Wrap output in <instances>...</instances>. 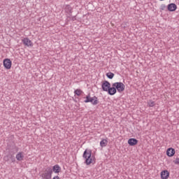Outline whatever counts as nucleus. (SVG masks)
<instances>
[{"label": "nucleus", "mask_w": 179, "mask_h": 179, "mask_svg": "<svg viewBox=\"0 0 179 179\" xmlns=\"http://www.w3.org/2000/svg\"><path fill=\"white\" fill-rule=\"evenodd\" d=\"M83 157L86 166H90V164H96V157L92 155V150L86 149L83 152Z\"/></svg>", "instance_id": "f257e3e1"}, {"label": "nucleus", "mask_w": 179, "mask_h": 179, "mask_svg": "<svg viewBox=\"0 0 179 179\" xmlns=\"http://www.w3.org/2000/svg\"><path fill=\"white\" fill-rule=\"evenodd\" d=\"M112 86L116 89V92L118 93H122L125 90V85L122 82H116L112 84Z\"/></svg>", "instance_id": "f03ea898"}, {"label": "nucleus", "mask_w": 179, "mask_h": 179, "mask_svg": "<svg viewBox=\"0 0 179 179\" xmlns=\"http://www.w3.org/2000/svg\"><path fill=\"white\" fill-rule=\"evenodd\" d=\"M41 177L43 179H51V177H52V169L47 168L41 174Z\"/></svg>", "instance_id": "7ed1b4c3"}, {"label": "nucleus", "mask_w": 179, "mask_h": 179, "mask_svg": "<svg viewBox=\"0 0 179 179\" xmlns=\"http://www.w3.org/2000/svg\"><path fill=\"white\" fill-rule=\"evenodd\" d=\"M3 65L5 69H10V68H12V61L8 58L4 59L3 61Z\"/></svg>", "instance_id": "20e7f679"}, {"label": "nucleus", "mask_w": 179, "mask_h": 179, "mask_svg": "<svg viewBox=\"0 0 179 179\" xmlns=\"http://www.w3.org/2000/svg\"><path fill=\"white\" fill-rule=\"evenodd\" d=\"M22 42L25 45V47H33V41L30 40L29 38H24L22 39Z\"/></svg>", "instance_id": "39448f33"}, {"label": "nucleus", "mask_w": 179, "mask_h": 179, "mask_svg": "<svg viewBox=\"0 0 179 179\" xmlns=\"http://www.w3.org/2000/svg\"><path fill=\"white\" fill-rule=\"evenodd\" d=\"M176 155V150L173 148H169L166 150V156L168 157H173Z\"/></svg>", "instance_id": "423d86ee"}, {"label": "nucleus", "mask_w": 179, "mask_h": 179, "mask_svg": "<svg viewBox=\"0 0 179 179\" xmlns=\"http://www.w3.org/2000/svg\"><path fill=\"white\" fill-rule=\"evenodd\" d=\"M110 86L111 84H110L108 81H104L102 83V90H103V92H107L110 89Z\"/></svg>", "instance_id": "0eeeda50"}, {"label": "nucleus", "mask_w": 179, "mask_h": 179, "mask_svg": "<svg viewBox=\"0 0 179 179\" xmlns=\"http://www.w3.org/2000/svg\"><path fill=\"white\" fill-rule=\"evenodd\" d=\"M160 175L162 179H169V177H170V172L167 170H164L161 172Z\"/></svg>", "instance_id": "6e6552de"}, {"label": "nucleus", "mask_w": 179, "mask_h": 179, "mask_svg": "<svg viewBox=\"0 0 179 179\" xmlns=\"http://www.w3.org/2000/svg\"><path fill=\"white\" fill-rule=\"evenodd\" d=\"M168 10H169V12H176V10H177V5H176V3H169L168 5Z\"/></svg>", "instance_id": "1a4fd4ad"}, {"label": "nucleus", "mask_w": 179, "mask_h": 179, "mask_svg": "<svg viewBox=\"0 0 179 179\" xmlns=\"http://www.w3.org/2000/svg\"><path fill=\"white\" fill-rule=\"evenodd\" d=\"M108 94H110V96H114V94H115V93H117V90L115 88V87L113 86L110 87L108 90L107 91Z\"/></svg>", "instance_id": "9d476101"}, {"label": "nucleus", "mask_w": 179, "mask_h": 179, "mask_svg": "<svg viewBox=\"0 0 179 179\" xmlns=\"http://www.w3.org/2000/svg\"><path fill=\"white\" fill-rule=\"evenodd\" d=\"M127 143L129 145V146H135L136 145H138V141L136 138H129Z\"/></svg>", "instance_id": "9b49d317"}, {"label": "nucleus", "mask_w": 179, "mask_h": 179, "mask_svg": "<svg viewBox=\"0 0 179 179\" xmlns=\"http://www.w3.org/2000/svg\"><path fill=\"white\" fill-rule=\"evenodd\" d=\"M16 159L18 160V162H22L23 161V159H24V155L23 152H20L16 155Z\"/></svg>", "instance_id": "f8f14e48"}, {"label": "nucleus", "mask_w": 179, "mask_h": 179, "mask_svg": "<svg viewBox=\"0 0 179 179\" xmlns=\"http://www.w3.org/2000/svg\"><path fill=\"white\" fill-rule=\"evenodd\" d=\"M90 103H92L93 106H96V104H99V99L96 96L91 97Z\"/></svg>", "instance_id": "ddd939ff"}, {"label": "nucleus", "mask_w": 179, "mask_h": 179, "mask_svg": "<svg viewBox=\"0 0 179 179\" xmlns=\"http://www.w3.org/2000/svg\"><path fill=\"white\" fill-rule=\"evenodd\" d=\"M108 143V141H107V139H102L101 141L100 142V146L101 148H106Z\"/></svg>", "instance_id": "4468645a"}, {"label": "nucleus", "mask_w": 179, "mask_h": 179, "mask_svg": "<svg viewBox=\"0 0 179 179\" xmlns=\"http://www.w3.org/2000/svg\"><path fill=\"white\" fill-rule=\"evenodd\" d=\"M72 7L70 5H67L65 7V12H66V13H72Z\"/></svg>", "instance_id": "2eb2a0df"}, {"label": "nucleus", "mask_w": 179, "mask_h": 179, "mask_svg": "<svg viewBox=\"0 0 179 179\" xmlns=\"http://www.w3.org/2000/svg\"><path fill=\"white\" fill-rule=\"evenodd\" d=\"M53 171L54 173H58L61 171V167L58 165H55L53 166Z\"/></svg>", "instance_id": "dca6fc26"}, {"label": "nucleus", "mask_w": 179, "mask_h": 179, "mask_svg": "<svg viewBox=\"0 0 179 179\" xmlns=\"http://www.w3.org/2000/svg\"><path fill=\"white\" fill-rule=\"evenodd\" d=\"M83 93V91L80 89H77L74 91L75 96H80Z\"/></svg>", "instance_id": "f3484780"}, {"label": "nucleus", "mask_w": 179, "mask_h": 179, "mask_svg": "<svg viewBox=\"0 0 179 179\" xmlns=\"http://www.w3.org/2000/svg\"><path fill=\"white\" fill-rule=\"evenodd\" d=\"M155 101L150 100L148 101V106L150 107H155Z\"/></svg>", "instance_id": "a211bd4d"}, {"label": "nucleus", "mask_w": 179, "mask_h": 179, "mask_svg": "<svg viewBox=\"0 0 179 179\" xmlns=\"http://www.w3.org/2000/svg\"><path fill=\"white\" fill-rule=\"evenodd\" d=\"M106 76L107 78H108V79H113V78H114V73H111V72L107 73Z\"/></svg>", "instance_id": "6ab92c4d"}, {"label": "nucleus", "mask_w": 179, "mask_h": 179, "mask_svg": "<svg viewBox=\"0 0 179 179\" xmlns=\"http://www.w3.org/2000/svg\"><path fill=\"white\" fill-rule=\"evenodd\" d=\"M86 100L84 101V102L85 103H90V100L92 99V97H90V94H88L86 97H85Z\"/></svg>", "instance_id": "aec40b11"}, {"label": "nucleus", "mask_w": 179, "mask_h": 179, "mask_svg": "<svg viewBox=\"0 0 179 179\" xmlns=\"http://www.w3.org/2000/svg\"><path fill=\"white\" fill-rule=\"evenodd\" d=\"M173 163L174 164H176V165H179V157H176L174 160H173Z\"/></svg>", "instance_id": "412c9836"}, {"label": "nucleus", "mask_w": 179, "mask_h": 179, "mask_svg": "<svg viewBox=\"0 0 179 179\" xmlns=\"http://www.w3.org/2000/svg\"><path fill=\"white\" fill-rule=\"evenodd\" d=\"M52 179H61V178H59V176H54V177L52 178Z\"/></svg>", "instance_id": "4be33fe9"}, {"label": "nucleus", "mask_w": 179, "mask_h": 179, "mask_svg": "<svg viewBox=\"0 0 179 179\" xmlns=\"http://www.w3.org/2000/svg\"><path fill=\"white\" fill-rule=\"evenodd\" d=\"M162 10H164V8H162Z\"/></svg>", "instance_id": "5701e85b"}, {"label": "nucleus", "mask_w": 179, "mask_h": 179, "mask_svg": "<svg viewBox=\"0 0 179 179\" xmlns=\"http://www.w3.org/2000/svg\"><path fill=\"white\" fill-rule=\"evenodd\" d=\"M160 1H164V0H160Z\"/></svg>", "instance_id": "b1692460"}]
</instances>
